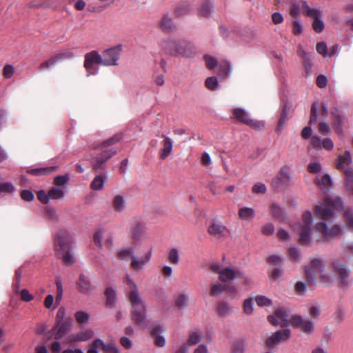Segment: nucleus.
<instances>
[{
	"label": "nucleus",
	"mask_w": 353,
	"mask_h": 353,
	"mask_svg": "<svg viewBox=\"0 0 353 353\" xmlns=\"http://www.w3.org/2000/svg\"><path fill=\"white\" fill-rule=\"evenodd\" d=\"M125 282L130 290L129 301L132 306V319L137 325L141 326L146 321L145 305L140 296L135 283L129 275H126Z\"/></svg>",
	"instance_id": "f257e3e1"
},
{
	"label": "nucleus",
	"mask_w": 353,
	"mask_h": 353,
	"mask_svg": "<svg viewBox=\"0 0 353 353\" xmlns=\"http://www.w3.org/2000/svg\"><path fill=\"white\" fill-rule=\"evenodd\" d=\"M72 237L66 230H61L54 236V247L55 255L61 259L65 265H71L75 262L72 250Z\"/></svg>",
	"instance_id": "f03ea898"
},
{
	"label": "nucleus",
	"mask_w": 353,
	"mask_h": 353,
	"mask_svg": "<svg viewBox=\"0 0 353 353\" xmlns=\"http://www.w3.org/2000/svg\"><path fill=\"white\" fill-rule=\"evenodd\" d=\"M303 223H296L294 226V230L297 231L299 234V243L302 245H308L310 241V226L312 221L311 212H306L302 216Z\"/></svg>",
	"instance_id": "7ed1b4c3"
},
{
	"label": "nucleus",
	"mask_w": 353,
	"mask_h": 353,
	"mask_svg": "<svg viewBox=\"0 0 353 353\" xmlns=\"http://www.w3.org/2000/svg\"><path fill=\"white\" fill-rule=\"evenodd\" d=\"M161 50L171 56L188 55L185 52L187 44L184 41H179L173 39H164L160 43Z\"/></svg>",
	"instance_id": "20e7f679"
},
{
	"label": "nucleus",
	"mask_w": 353,
	"mask_h": 353,
	"mask_svg": "<svg viewBox=\"0 0 353 353\" xmlns=\"http://www.w3.org/2000/svg\"><path fill=\"white\" fill-rule=\"evenodd\" d=\"M342 203L340 199L334 201L330 198H327L324 203L316 206V214L323 220L328 221L332 216L334 210L340 207Z\"/></svg>",
	"instance_id": "39448f33"
},
{
	"label": "nucleus",
	"mask_w": 353,
	"mask_h": 353,
	"mask_svg": "<svg viewBox=\"0 0 353 353\" xmlns=\"http://www.w3.org/2000/svg\"><path fill=\"white\" fill-rule=\"evenodd\" d=\"M94 65H103V61L101 55L97 51L92 50L85 54L83 66L88 72V76L97 74V69Z\"/></svg>",
	"instance_id": "423d86ee"
},
{
	"label": "nucleus",
	"mask_w": 353,
	"mask_h": 353,
	"mask_svg": "<svg viewBox=\"0 0 353 353\" xmlns=\"http://www.w3.org/2000/svg\"><path fill=\"white\" fill-rule=\"evenodd\" d=\"M121 50L122 46L120 44L104 50L101 54L103 61V66L118 65Z\"/></svg>",
	"instance_id": "0eeeda50"
},
{
	"label": "nucleus",
	"mask_w": 353,
	"mask_h": 353,
	"mask_svg": "<svg viewBox=\"0 0 353 353\" xmlns=\"http://www.w3.org/2000/svg\"><path fill=\"white\" fill-rule=\"evenodd\" d=\"M116 153L117 150L115 148H110L98 154L92 162V170L97 172L105 170L107 167L108 160L115 155Z\"/></svg>",
	"instance_id": "6e6552de"
},
{
	"label": "nucleus",
	"mask_w": 353,
	"mask_h": 353,
	"mask_svg": "<svg viewBox=\"0 0 353 353\" xmlns=\"http://www.w3.org/2000/svg\"><path fill=\"white\" fill-rule=\"evenodd\" d=\"M292 178L290 168L283 166L279 170L276 176L272 181V186L274 190H279L281 186L288 187L291 185Z\"/></svg>",
	"instance_id": "1a4fd4ad"
},
{
	"label": "nucleus",
	"mask_w": 353,
	"mask_h": 353,
	"mask_svg": "<svg viewBox=\"0 0 353 353\" xmlns=\"http://www.w3.org/2000/svg\"><path fill=\"white\" fill-rule=\"evenodd\" d=\"M332 268L333 270L338 274L339 279L340 280L339 287L341 288L348 287L351 283L348 281L350 270H348L347 265L337 260L332 263Z\"/></svg>",
	"instance_id": "9d476101"
},
{
	"label": "nucleus",
	"mask_w": 353,
	"mask_h": 353,
	"mask_svg": "<svg viewBox=\"0 0 353 353\" xmlns=\"http://www.w3.org/2000/svg\"><path fill=\"white\" fill-rule=\"evenodd\" d=\"M291 325L299 328L301 332L306 334H312L314 330V323L309 319H304L300 315H294L290 319Z\"/></svg>",
	"instance_id": "9b49d317"
},
{
	"label": "nucleus",
	"mask_w": 353,
	"mask_h": 353,
	"mask_svg": "<svg viewBox=\"0 0 353 353\" xmlns=\"http://www.w3.org/2000/svg\"><path fill=\"white\" fill-rule=\"evenodd\" d=\"M314 229L316 232L322 234V237L325 239H334L341 234V228L338 225H333L328 228L324 222L318 223Z\"/></svg>",
	"instance_id": "f8f14e48"
},
{
	"label": "nucleus",
	"mask_w": 353,
	"mask_h": 353,
	"mask_svg": "<svg viewBox=\"0 0 353 353\" xmlns=\"http://www.w3.org/2000/svg\"><path fill=\"white\" fill-rule=\"evenodd\" d=\"M233 115L241 123L256 129L259 130L264 127L262 122L250 119L247 112L241 108H235L232 110Z\"/></svg>",
	"instance_id": "ddd939ff"
},
{
	"label": "nucleus",
	"mask_w": 353,
	"mask_h": 353,
	"mask_svg": "<svg viewBox=\"0 0 353 353\" xmlns=\"http://www.w3.org/2000/svg\"><path fill=\"white\" fill-rule=\"evenodd\" d=\"M97 348H101L105 353H119V351L115 344L113 343H108L105 344L100 339L94 340L87 353H99L97 350Z\"/></svg>",
	"instance_id": "4468645a"
},
{
	"label": "nucleus",
	"mask_w": 353,
	"mask_h": 353,
	"mask_svg": "<svg viewBox=\"0 0 353 353\" xmlns=\"http://www.w3.org/2000/svg\"><path fill=\"white\" fill-rule=\"evenodd\" d=\"M291 332L289 330L285 329L274 332L265 341V343L269 347H272L279 344L281 341H285L290 337Z\"/></svg>",
	"instance_id": "2eb2a0df"
},
{
	"label": "nucleus",
	"mask_w": 353,
	"mask_h": 353,
	"mask_svg": "<svg viewBox=\"0 0 353 353\" xmlns=\"http://www.w3.org/2000/svg\"><path fill=\"white\" fill-rule=\"evenodd\" d=\"M244 273L239 270H234L230 268H225L221 270L219 274V280L221 282H228L235 278H243Z\"/></svg>",
	"instance_id": "dca6fc26"
},
{
	"label": "nucleus",
	"mask_w": 353,
	"mask_h": 353,
	"mask_svg": "<svg viewBox=\"0 0 353 353\" xmlns=\"http://www.w3.org/2000/svg\"><path fill=\"white\" fill-rule=\"evenodd\" d=\"M70 323V319L65 320V323H56L51 330L54 339L57 340L62 339L68 331Z\"/></svg>",
	"instance_id": "f3484780"
},
{
	"label": "nucleus",
	"mask_w": 353,
	"mask_h": 353,
	"mask_svg": "<svg viewBox=\"0 0 353 353\" xmlns=\"http://www.w3.org/2000/svg\"><path fill=\"white\" fill-rule=\"evenodd\" d=\"M152 256V251H149L145 253L141 258H138L136 256L132 257L130 267L134 271H140L143 267L149 263Z\"/></svg>",
	"instance_id": "a211bd4d"
},
{
	"label": "nucleus",
	"mask_w": 353,
	"mask_h": 353,
	"mask_svg": "<svg viewBox=\"0 0 353 353\" xmlns=\"http://www.w3.org/2000/svg\"><path fill=\"white\" fill-rule=\"evenodd\" d=\"M331 119L336 133H342V126L344 123V117L336 108L331 110Z\"/></svg>",
	"instance_id": "6ab92c4d"
},
{
	"label": "nucleus",
	"mask_w": 353,
	"mask_h": 353,
	"mask_svg": "<svg viewBox=\"0 0 353 353\" xmlns=\"http://www.w3.org/2000/svg\"><path fill=\"white\" fill-rule=\"evenodd\" d=\"M77 286L80 293L83 294H90L94 287L91 284L88 277L84 274H80L79 279L77 281Z\"/></svg>",
	"instance_id": "aec40b11"
},
{
	"label": "nucleus",
	"mask_w": 353,
	"mask_h": 353,
	"mask_svg": "<svg viewBox=\"0 0 353 353\" xmlns=\"http://www.w3.org/2000/svg\"><path fill=\"white\" fill-rule=\"evenodd\" d=\"M208 231L210 234L214 235L217 238L225 236L229 233V230L223 224L214 221L209 226Z\"/></svg>",
	"instance_id": "412c9836"
},
{
	"label": "nucleus",
	"mask_w": 353,
	"mask_h": 353,
	"mask_svg": "<svg viewBox=\"0 0 353 353\" xmlns=\"http://www.w3.org/2000/svg\"><path fill=\"white\" fill-rule=\"evenodd\" d=\"M164 138L162 141L163 148L159 151V157L161 159H165L169 155L171 154L173 148V141L171 138L165 135H162Z\"/></svg>",
	"instance_id": "4be33fe9"
},
{
	"label": "nucleus",
	"mask_w": 353,
	"mask_h": 353,
	"mask_svg": "<svg viewBox=\"0 0 353 353\" xmlns=\"http://www.w3.org/2000/svg\"><path fill=\"white\" fill-rule=\"evenodd\" d=\"M163 332L162 327L157 324L154 325L151 331V336L154 338V344L159 347H164L165 345V340L161 334Z\"/></svg>",
	"instance_id": "5701e85b"
},
{
	"label": "nucleus",
	"mask_w": 353,
	"mask_h": 353,
	"mask_svg": "<svg viewBox=\"0 0 353 353\" xmlns=\"http://www.w3.org/2000/svg\"><path fill=\"white\" fill-rule=\"evenodd\" d=\"M99 3H90L88 10L92 12H101L110 7L114 0H97Z\"/></svg>",
	"instance_id": "b1692460"
},
{
	"label": "nucleus",
	"mask_w": 353,
	"mask_h": 353,
	"mask_svg": "<svg viewBox=\"0 0 353 353\" xmlns=\"http://www.w3.org/2000/svg\"><path fill=\"white\" fill-rule=\"evenodd\" d=\"M131 230L133 239L135 241H139L146 234V228L145 225L141 222L135 221Z\"/></svg>",
	"instance_id": "393cba45"
},
{
	"label": "nucleus",
	"mask_w": 353,
	"mask_h": 353,
	"mask_svg": "<svg viewBox=\"0 0 353 353\" xmlns=\"http://www.w3.org/2000/svg\"><path fill=\"white\" fill-rule=\"evenodd\" d=\"M92 336L93 332L90 330H86L76 334L71 335L70 336V342L74 343L79 341H86L91 339Z\"/></svg>",
	"instance_id": "a878e982"
},
{
	"label": "nucleus",
	"mask_w": 353,
	"mask_h": 353,
	"mask_svg": "<svg viewBox=\"0 0 353 353\" xmlns=\"http://www.w3.org/2000/svg\"><path fill=\"white\" fill-rule=\"evenodd\" d=\"M290 110V107L287 103H285L283 107L281 114L280 118L278 121V124H277V127H276L277 131H281L283 129V128L285 125V124L287 123V122L289 119Z\"/></svg>",
	"instance_id": "bb28decb"
},
{
	"label": "nucleus",
	"mask_w": 353,
	"mask_h": 353,
	"mask_svg": "<svg viewBox=\"0 0 353 353\" xmlns=\"http://www.w3.org/2000/svg\"><path fill=\"white\" fill-rule=\"evenodd\" d=\"M301 10L303 14L308 17L314 19L321 17V12L317 9L310 8L306 1L302 2Z\"/></svg>",
	"instance_id": "cd10ccee"
},
{
	"label": "nucleus",
	"mask_w": 353,
	"mask_h": 353,
	"mask_svg": "<svg viewBox=\"0 0 353 353\" xmlns=\"http://www.w3.org/2000/svg\"><path fill=\"white\" fill-rule=\"evenodd\" d=\"M105 178V174L96 176L90 183V188L93 190H101L103 188Z\"/></svg>",
	"instance_id": "c85d7f7f"
},
{
	"label": "nucleus",
	"mask_w": 353,
	"mask_h": 353,
	"mask_svg": "<svg viewBox=\"0 0 353 353\" xmlns=\"http://www.w3.org/2000/svg\"><path fill=\"white\" fill-rule=\"evenodd\" d=\"M112 206L114 210L118 212L123 211L126 206L124 197L121 195H116L112 201Z\"/></svg>",
	"instance_id": "c756f323"
},
{
	"label": "nucleus",
	"mask_w": 353,
	"mask_h": 353,
	"mask_svg": "<svg viewBox=\"0 0 353 353\" xmlns=\"http://www.w3.org/2000/svg\"><path fill=\"white\" fill-rule=\"evenodd\" d=\"M57 170V167L50 166L28 170V172L33 175H48Z\"/></svg>",
	"instance_id": "7c9ffc66"
},
{
	"label": "nucleus",
	"mask_w": 353,
	"mask_h": 353,
	"mask_svg": "<svg viewBox=\"0 0 353 353\" xmlns=\"http://www.w3.org/2000/svg\"><path fill=\"white\" fill-rule=\"evenodd\" d=\"M274 315L281 321L280 325L281 327H284L288 324L289 314L285 308H279L275 310Z\"/></svg>",
	"instance_id": "2f4dec72"
},
{
	"label": "nucleus",
	"mask_w": 353,
	"mask_h": 353,
	"mask_svg": "<svg viewBox=\"0 0 353 353\" xmlns=\"http://www.w3.org/2000/svg\"><path fill=\"white\" fill-rule=\"evenodd\" d=\"M351 163V155L348 151H345L344 154L339 156L336 161V168L339 170H343L345 165Z\"/></svg>",
	"instance_id": "473e14b6"
},
{
	"label": "nucleus",
	"mask_w": 353,
	"mask_h": 353,
	"mask_svg": "<svg viewBox=\"0 0 353 353\" xmlns=\"http://www.w3.org/2000/svg\"><path fill=\"white\" fill-rule=\"evenodd\" d=\"M239 216L243 220L252 219L255 216V212L253 208L243 207L239 210Z\"/></svg>",
	"instance_id": "72a5a7b5"
},
{
	"label": "nucleus",
	"mask_w": 353,
	"mask_h": 353,
	"mask_svg": "<svg viewBox=\"0 0 353 353\" xmlns=\"http://www.w3.org/2000/svg\"><path fill=\"white\" fill-rule=\"evenodd\" d=\"M106 297L105 305L108 307H114L116 301V292L112 288H108L105 292Z\"/></svg>",
	"instance_id": "f704fd0d"
},
{
	"label": "nucleus",
	"mask_w": 353,
	"mask_h": 353,
	"mask_svg": "<svg viewBox=\"0 0 353 353\" xmlns=\"http://www.w3.org/2000/svg\"><path fill=\"white\" fill-rule=\"evenodd\" d=\"M190 5L188 2H182L177 5L174 10V13L177 17H183L189 13Z\"/></svg>",
	"instance_id": "c9c22d12"
},
{
	"label": "nucleus",
	"mask_w": 353,
	"mask_h": 353,
	"mask_svg": "<svg viewBox=\"0 0 353 353\" xmlns=\"http://www.w3.org/2000/svg\"><path fill=\"white\" fill-rule=\"evenodd\" d=\"M160 26L161 29L166 32H170L175 28L172 19L168 17V15L163 17Z\"/></svg>",
	"instance_id": "e433bc0d"
},
{
	"label": "nucleus",
	"mask_w": 353,
	"mask_h": 353,
	"mask_svg": "<svg viewBox=\"0 0 353 353\" xmlns=\"http://www.w3.org/2000/svg\"><path fill=\"white\" fill-rule=\"evenodd\" d=\"M270 212L273 217L276 219H283L284 216L283 210L280 205L276 203H273L270 205Z\"/></svg>",
	"instance_id": "4c0bfd02"
},
{
	"label": "nucleus",
	"mask_w": 353,
	"mask_h": 353,
	"mask_svg": "<svg viewBox=\"0 0 353 353\" xmlns=\"http://www.w3.org/2000/svg\"><path fill=\"white\" fill-rule=\"evenodd\" d=\"M134 256V249L132 248L119 250L117 253V257L119 260L126 261L129 258L132 259Z\"/></svg>",
	"instance_id": "58836bf2"
},
{
	"label": "nucleus",
	"mask_w": 353,
	"mask_h": 353,
	"mask_svg": "<svg viewBox=\"0 0 353 353\" xmlns=\"http://www.w3.org/2000/svg\"><path fill=\"white\" fill-rule=\"evenodd\" d=\"M231 72L230 63L225 61L220 64L219 67V76L222 78L228 77Z\"/></svg>",
	"instance_id": "ea45409f"
},
{
	"label": "nucleus",
	"mask_w": 353,
	"mask_h": 353,
	"mask_svg": "<svg viewBox=\"0 0 353 353\" xmlns=\"http://www.w3.org/2000/svg\"><path fill=\"white\" fill-rule=\"evenodd\" d=\"M232 312V307L228 303L220 302L217 306V312L221 316L228 315Z\"/></svg>",
	"instance_id": "a19ab883"
},
{
	"label": "nucleus",
	"mask_w": 353,
	"mask_h": 353,
	"mask_svg": "<svg viewBox=\"0 0 353 353\" xmlns=\"http://www.w3.org/2000/svg\"><path fill=\"white\" fill-rule=\"evenodd\" d=\"M189 301L188 296L185 294H180L175 299V305L178 307H185L188 305Z\"/></svg>",
	"instance_id": "79ce46f5"
},
{
	"label": "nucleus",
	"mask_w": 353,
	"mask_h": 353,
	"mask_svg": "<svg viewBox=\"0 0 353 353\" xmlns=\"http://www.w3.org/2000/svg\"><path fill=\"white\" fill-rule=\"evenodd\" d=\"M49 195L52 199H60L64 197L65 192L59 188H52L49 190Z\"/></svg>",
	"instance_id": "37998d69"
},
{
	"label": "nucleus",
	"mask_w": 353,
	"mask_h": 353,
	"mask_svg": "<svg viewBox=\"0 0 353 353\" xmlns=\"http://www.w3.org/2000/svg\"><path fill=\"white\" fill-rule=\"evenodd\" d=\"M168 261L173 265H177L179 263V252L176 248H172L169 251Z\"/></svg>",
	"instance_id": "c03bdc74"
},
{
	"label": "nucleus",
	"mask_w": 353,
	"mask_h": 353,
	"mask_svg": "<svg viewBox=\"0 0 353 353\" xmlns=\"http://www.w3.org/2000/svg\"><path fill=\"white\" fill-rule=\"evenodd\" d=\"M346 187L349 191L353 187V169L349 168L345 170Z\"/></svg>",
	"instance_id": "a18cd8bd"
},
{
	"label": "nucleus",
	"mask_w": 353,
	"mask_h": 353,
	"mask_svg": "<svg viewBox=\"0 0 353 353\" xmlns=\"http://www.w3.org/2000/svg\"><path fill=\"white\" fill-rule=\"evenodd\" d=\"M345 312L341 308L338 307L332 314V318L336 324H340L344 320Z\"/></svg>",
	"instance_id": "49530a36"
},
{
	"label": "nucleus",
	"mask_w": 353,
	"mask_h": 353,
	"mask_svg": "<svg viewBox=\"0 0 353 353\" xmlns=\"http://www.w3.org/2000/svg\"><path fill=\"white\" fill-rule=\"evenodd\" d=\"M202 336L201 333H199L196 332H191L189 335V339L188 340V343L189 345H194L199 343L201 341Z\"/></svg>",
	"instance_id": "de8ad7c7"
},
{
	"label": "nucleus",
	"mask_w": 353,
	"mask_h": 353,
	"mask_svg": "<svg viewBox=\"0 0 353 353\" xmlns=\"http://www.w3.org/2000/svg\"><path fill=\"white\" fill-rule=\"evenodd\" d=\"M223 285L219 283L212 284L210 291V295L212 296H217L223 292Z\"/></svg>",
	"instance_id": "09e8293b"
},
{
	"label": "nucleus",
	"mask_w": 353,
	"mask_h": 353,
	"mask_svg": "<svg viewBox=\"0 0 353 353\" xmlns=\"http://www.w3.org/2000/svg\"><path fill=\"white\" fill-rule=\"evenodd\" d=\"M315 183L317 186L319 188H321L322 185L323 186H328L331 184V179L328 174H324L321 180L316 177L315 179Z\"/></svg>",
	"instance_id": "8fccbe9b"
},
{
	"label": "nucleus",
	"mask_w": 353,
	"mask_h": 353,
	"mask_svg": "<svg viewBox=\"0 0 353 353\" xmlns=\"http://www.w3.org/2000/svg\"><path fill=\"white\" fill-rule=\"evenodd\" d=\"M74 317L76 321L80 323L83 324L86 323L89 319V314L87 312L83 311L77 312L74 314Z\"/></svg>",
	"instance_id": "3c124183"
},
{
	"label": "nucleus",
	"mask_w": 353,
	"mask_h": 353,
	"mask_svg": "<svg viewBox=\"0 0 353 353\" xmlns=\"http://www.w3.org/2000/svg\"><path fill=\"white\" fill-rule=\"evenodd\" d=\"M205 86L208 89L211 90H214L217 88L218 86V81L216 77H208L205 81Z\"/></svg>",
	"instance_id": "603ef678"
},
{
	"label": "nucleus",
	"mask_w": 353,
	"mask_h": 353,
	"mask_svg": "<svg viewBox=\"0 0 353 353\" xmlns=\"http://www.w3.org/2000/svg\"><path fill=\"white\" fill-rule=\"evenodd\" d=\"M69 181V175L65 174V175H60L57 176L54 179V184L57 186L61 187L65 185Z\"/></svg>",
	"instance_id": "864d4df0"
},
{
	"label": "nucleus",
	"mask_w": 353,
	"mask_h": 353,
	"mask_svg": "<svg viewBox=\"0 0 353 353\" xmlns=\"http://www.w3.org/2000/svg\"><path fill=\"white\" fill-rule=\"evenodd\" d=\"M255 301L259 306H270L272 305V300L265 296H257Z\"/></svg>",
	"instance_id": "5fc2aeb1"
},
{
	"label": "nucleus",
	"mask_w": 353,
	"mask_h": 353,
	"mask_svg": "<svg viewBox=\"0 0 353 353\" xmlns=\"http://www.w3.org/2000/svg\"><path fill=\"white\" fill-rule=\"evenodd\" d=\"M55 283L57 286L56 301L59 302L61 300L63 296V287L61 278H57Z\"/></svg>",
	"instance_id": "6e6d98bb"
},
{
	"label": "nucleus",
	"mask_w": 353,
	"mask_h": 353,
	"mask_svg": "<svg viewBox=\"0 0 353 353\" xmlns=\"http://www.w3.org/2000/svg\"><path fill=\"white\" fill-rule=\"evenodd\" d=\"M245 350V344L243 341H237L234 343L232 347V353H243Z\"/></svg>",
	"instance_id": "4d7b16f0"
},
{
	"label": "nucleus",
	"mask_w": 353,
	"mask_h": 353,
	"mask_svg": "<svg viewBox=\"0 0 353 353\" xmlns=\"http://www.w3.org/2000/svg\"><path fill=\"white\" fill-rule=\"evenodd\" d=\"M312 28L317 33H320L323 30L324 23L321 18H316L314 19L312 23Z\"/></svg>",
	"instance_id": "13d9d810"
},
{
	"label": "nucleus",
	"mask_w": 353,
	"mask_h": 353,
	"mask_svg": "<svg viewBox=\"0 0 353 353\" xmlns=\"http://www.w3.org/2000/svg\"><path fill=\"white\" fill-rule=\"evenodd\" d=\"M211 12V8L208 2H205L201 5L199 10V13L201 16L207 17Z\"/></svg>",
	"instance_id": "bf43d9fd"
},
{
	"label": "nucleus",
	"mask_w": 353,
	"mask_h": 353,
	"mask_svg": "<svg viewBox=\"0 0 353 353\" xmlns=\"http://www.w3.org/2000/svg\"><path fill=\"white\" fill-rule=\"evenodd\" d=\"M121 139V136L120 134H115L112 137L105 140L101 144L102 147L110 146L116 144Z\"/></svg>",
	"instance_id": "052dcab7"
},
{
	"label": "nucleus",
	"mask_w": 353,
	"mask_h": 353,
	"mask_svg": "<svg viewBox=\"0 0 353 353\" xmlns=\"http://www.w3.org/2000/svg\"><path fill=\"white\" fill-rule=\"evenodd\" d=\"M307 169L311 174H317L321 172V166L318 162H312L308 164Z\"/></svg>",
	"instance_id": "680f3d73"
},
{
	"label": "nucleus",
	"mask_w": 353,
	"mask_h": 353,
	"mask_svg": "<svg viewBox=\"0 0 353 353\" xmlns=\"http://www.w3.org/2000/svg\"><path fill=\"white\" fill-rule=\"evenodd\" d=\"M204 59L205 61L206 66L208 69L212 70L215 68L217 65V61L215 58L210 55H205Z\"/></svg>",
	"instance_id": "e2e57ef3"
},
{
	"label": "nucleus",
	"mask_w": 353,
	"mask_h": 353,
	"mask_svg": "<svg viewBox=\"0 0 353 353\" xmlns=\"http://www.w3.org/2000/svg\"><path fill=\"white\" fill-rule=\"evenodd\" d=\"M38 199L43 204H47L50 201L49 191L46 192L44 190H40L37 192Z\"/></svg>",
	"instance_id": "0e129e2a"
},
{
	"label": "nucleus",
	"mask_w": 353,
	"mask_h": 353,
	"mask_svg": "<svg viewBox=\"0 0 353 353\" xmlns=\"http://www.w3.org/2000/svg\"><path fill=\"white\" fill-rule=\"evenodd\" d=\"M243 311L246 314H251L253 311V302L252 299H247L243 303Z\"/></svg>",
	"instance_id": "69168bd1"
},
{
	"label": "nucleus",
	"mask_w": 353,
	"mask_h": 353,
	"mask_svg": "<svg viewBox=\"0 0 353 353\" xmlns=\"http://www.w3.org/2000/svg\"><path fill=\"white\" fill-rule=\"evenodd\" d=\"M266 190L265 185L262 183H256L252 187V192L255 194H264Z\"/></svg>",
	"instance_id": "338daca9"
},
{
	"label": "nucleus",
	"mask_w": 353,
	"mask_h": 353,
	"mask_svg": "<svg viewBox=\"0 0 353 353\" xmlns=\"http://www.w3.org/2000/svg\"><path fill=\"white\" fill-rule=\"evenodd\" d=\"M268 274L270 279L276 280L282 275L283 270L280 265L279 267L275 268L272 270L269 271Z\"/></svg>",
	"instance_id": "774afa93"
}]
</instances>
